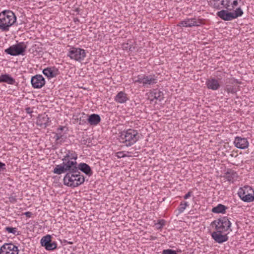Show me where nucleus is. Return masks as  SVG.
Instances as JSON below:
<instances>
[{
    "label": "nucleus",
    "mask_w": 254,
    "mask_h": 254,
    "mask_svg": "<svg viewBox=\"0 0 254 254\" xmlns=\"http://www.w3.org/2000/svg\"><path fill=\"white\" fill-rule=\"evenodd\" d=\"M68 157V155H64L62 158L63 163L56 165L53 172L58 175L66 173L63 179L64 184L71 187L70 184L75 181L76 173L78 172L76 164L69 160Z\"/></svg>",
    "instance_id": "obj_1"
},
{
    "label": "nucleus",
    "mask_w": 254,
    "mask_h": 254,
    "mask_svg": "<svg viewBox=\"0 0 254 254\" xmlns=\"http://www.w3.org/2000/svg\"><path fill=\"white\" fill-rule=\"evenodd\" d=\"M186 23L185 22V19L183 20V21H181L180 22H179L178 24H177V26H180V27H186Z\"/></svg>",
    "instance_id": "obj_39"
},
{
    "label": "nucleus",
    "mask_w": 254,
    "mask_h": 254,
    "mask_svg": "<svg viewBox=\"0 0 254 254\" xmlns=\"http://www.w3.org/2000/svg\"><path fill=\"white\" fill-rule=\"evenodd\" d=\"M119 137L120 142L127 147L131 146L139 139L138 131L131 128L121 132Z\"/></svg>",
    "instance_id": "obj_3"
},
{
    "label": "nucleus",
    "mask_w": 254,
    "mask_h": 254,
    "mask_svg": "<svg viewBox=\"0 0 254 254\" xmlns=\"http://www.w3.org/2000/svg\"><path fill=\"white\" fill-rule=\"evenodd\" d=\"M192 192L190 191L184 196V199H186L190 197L191 195Z\"/></svg>",
    "instance_id": "obj_41"
},
{
    "label": "nucleus",
    "mask_w": 254,
    "mask_h": 254,
    "mask_svg": "<svg viewBox=\"0 0 254 254\" xmlns=\"http://www.w3.org/2000/svg\"><path fill=\"white\" fill-rule=\"evenodd\" d=\"M46 81L44 77L41 74H36L31 78L32 87L35 89H40L45 84Z\"/></svg>",
    "instance_id": "obj_12"
},
{
    "label": "nucleus",
    "mask_w": 254,
    "mask_h": 254,
    "mask_svg": "<svg viewBox=\"0 0 254 254\" xmlns=\"http://www.w3.org/2000/svg\"><path fill=\"white\" fill-rule=\"evenodd\" d=\"M83 141H84V144H86V142H87V140H83Z\"/></svg>",
    "instance_id": "obj_51"
},
{
    "label": "nucleus",
    "mask_w": 254,
    "mask_h": 254,
    "mask_svg": "<svg viewBox=\"0 0 254 254\" xmlns=\"http://www.w3.org/2000/svg\"><path fill=\"white\" fill-rule=\"evenodd\" d=\"M238 194L244 202H251L254 200V190L249 186L240 188Z\"/></svg>",
    "instance_id": "obj_8"
},
{
    "label": "nucleus",
    "mask_w": 254,
    "mask_h": 254,
    "mask_svg": "<svg viewBox=\"0 0 254 254\" xmlns=\"http://www.w3.org/2000/svg\"><path fill=\"white\" fill-rule=\"evenodd\" d=\"M116 156L118 158H123L126 156L123 151H119L116 153Z\"/></svg>",
    "instance_id": "obj_36"
},
{
    "label": "nucleus",
    "mask_w": 254,
    "mask_h": 254,
    "mask_svg": "<svg viewBox=\"0 0 254 254\" xmlns=\"http://www.w3.org/2000/svg\"><path fill=\"white\" fill-rule=\"evenodd\" d=\"M128 98L127 94L123 91L119 92L114 98V100L120 104H123L126 103Z\"/></svg>",
    "instance_id": "obj_19"
},
{
    "label": "nucleus",
    "mask_w": 254,
    "mask_h": 254,
    "mask_svg": "<svg viewBox=\"0 0 254 254\" xmlns=\"http://www.w3.org/2000/svg\"><path fill=\"white\" fill-rule=\"evenodd\" d=\"M186 27H191L193 26H199L202 22L201 20L195 18L185 19Z\"/></svg>",
    "instance_id": "obj_18"
},
{
    "label": "nucleus",
    "mask_w": 254,
    "mask_h": 254,
    "mask_svg": "<svg viewBox=\"0 0 254 254\" xmlns=\"http://www.w3.org/2000/svg\"><path fill=\"white\" fill-rule=\"evenodd\" d=\"M205 84L207 88L212 90H217L220 87L218 80L214 77L207 79Z\"/></svg>",
    "instance_id": "obj_17"
},
{
    "label": "nucleus",
    "mask_w": 254,
    "mask_h": 254,
    "mask_svg": "<svg viewBox=\"0 0 254 254\" xmlns=\"http://www.w3.org/2000/svg\"><path fill=\"white\" fill-rule=\"evenodd\" d=\"M227 209V207L226 206L222 204H219L216 207H214L212 209V212L214 213L224 214L225 213Z\"/></svg>",
    "instance_id": "obj_26"
},
{
    "label": "nucleus",
    "mask_w": 254,
    "mask_h": 254,
    "mask_svg": "<svg viewBox=\"0 0 254 254\" xmlns=\"http://www.w3.org/2000/svg\"><path fill=\"white\" fill-rule=\"evenodd\" d=\"M18 247L12 243H5L0 248V254H18Z\"/></svg>",
    "instance_id": "obj_11"
},
{
    "label": "nucleus",
    "mask_w": 254,
    "mask_h": 254,
    "mask_svg": "<svg viewBox=\"0 0 254 254\" xmlns=\"http://www.w3.org/2000/svg\"><path fill=\"white\" fill-rule=\"evenodd\" d=\"M1 82H5L9 84L13 85L15 84V80L10 75L5 74L0 76V83Z\"/></svg>",
    "instance_id": "obj_21"
},
{
    "label": "nucleus",
    "mask_w": 254,
    "mask_h": 254,
    "mask_svg": "<svg viewBox=\"0 0 254 254\" xmlns=\"http://www.w3.org/2000/svg\"><path fill=\"white\" fill-rule=\"evenodd\" d=\"M87 121L91 125H97L100 123L101 118L99 115L93 114L89 116Z\"/></svg>",
    "instance_id": "obj_23"
},
{
    "label": "nucleus",
    "mask_w": 254,
    "mask_h": 254,
    "mask_svg": "<svg viewBox=\"0 0 254 254\" xmlns=\"http://www.w3.org/2000/svg\"><path fill=\"white\" fill-rule=\"evenodd\" d=\"M67 243L69 244H73V242H68Z\"/></svg>",
    "instance_id": "obj_48"
},
{
    "label": "nucleus",
    "mask_w": 254,
    "mask_h": 254,
    "mask_svg": "<svg viewBox=\"0 0 254 254\" xmlns=\"http://www.w3.org/2000/svg\"><path fill=\"white\" fill-rule=\"evenodd\" d=\"M6 170L5 163L0 161V172Z\"/></svg>",
    "instance_id": "obj_38"
},
{
    "label": "nucleus",
    "mask_w": 254,
    "mask_h": 254,
    "mask_svg": "<svg viewBox=\"0 0 254 254\" xmlns=\"http://www.w3.org/2000/svg\"><path fill=\"white\" fill-rule=\"evenodd\" d=\"M65 127H63V126H60L58 128H57V131L59 132V131H62L64 130V128Z\"/></svg>",
    "instance_id": "obj_44"
},
{
    "label": "nucleus",
    "mask_w": 254,
    "mask_h": 254,
    "mask_svg": "<svg viewBox=\"0 0 254 254\" xmlns=\"http://www.w3.org/2000/svg\"><path fill=\"white\" fill-rule=\"evenodd\" d=\"M25 110H26V112L27 113V114H31L33 113V111L32 110V109L30 108V107H27L25 109Z\"/></svg>",
    "instance_id": "obj_43"
},
{
    "label": "nucleus",
    "mask_w": 254,
    "mask_h": 254,
    "mask_svg": "<svg viewBox=\"0 0 254 254\" xmlns=\"http://www.w3.org/2000/svg\"><path fill=\"white\" fill-rule=\"evenodd\" d=\"M228 10H221L217 13V15L222 20L231 21L243 14V11L240 7L236 9L234 12H230Z\"/></svg>",
    "instance_id": "obj_6"
},
{
    "label": "nucleus",
    "mask_w": 254,
    "mask_h": 254,
    "mask_svg": "<svg viewBox=\"0 0 254 254\" xmlns=\"http://www.w3.org/2000/svg\"><path fill=\"white\" fill-rule=\"evenodd\" d=\"M162 254H177V252L173 250L172 249H166L162 251Z\"/></svg>",
    "instance_id": "obj_32"
},
{
    "label": "nucleus",
    "mask_w": 254,
    "mask_h": 254,
    "mask_svg": "<svg viewBox=\"0 0 254 254\" xmlns=\"http://www.w3.org/2000/svg\"><path fill=\"white\" fill-rule=\"evenodd\" d=\"M5 229V231L8 232L9 233H12L16 236L20 235L19 232L17 231L16 228L6 227Z\"/></svg>",
    "instance_id": "obj_29"
},
{
    "label": "nucleus",
    "mask_w": 254,
    "mask_h": 254,
    "mask_svg": "<svg viewBox=\"0 0 254 254\" xmlns=\"http://www.w3.org/2000/svg\"><path fill=\"white\" fill-rule=\"evenodd\" d=\"M63 136L61 132H57L55 134L54 138L56 139V141H58L62 138Z\"/></svg>",
    "instance_id": "obj_35"
},
{
    "label": "nucleus",
    "mask_w": 254,
    "mask_h": 254,
    "mask_svg": "<svg viewBox=\"0 0 254 254\" xmlns=\"http://www.w3.org/2000/svg\"><path fill=\"white\" fill-rule=\"evenodd\" d=\"M42 73L48 79H51L58 76L60 74V71L55 66H50L43 69Z\"/></svg>",
    "instance_id": "obj_14"
},
{
    "label": "nucleus",
    "mask_w": 254,
    "mask_h": 254,
    "mask_svg": "<svg viewBox=\"0 0 254 254\" xmlns=\"http://www.w3.org/2000/svg\"><path fill=\"white\" fill-rule=\"evenodd\" d=\"M51 122L50 118L45 113L39 115L36 124L41 127L45 128L49 125V123Z\"/></svg>",
    "instance_id": "obj_16"
},
{
    "label": "nucleus",
    "mask_w": 254,
    "mask_h": 254,
    "mask_svg": "<svg viewBox=\"0 0 254 254\" xmlns=\"http://www.w3.org/2000/svg\"><path fill=\"white\" fill-rule=\"evenodd\" d=\"M225 90L228 93H231L232 94H235L237 92L236 88H234L233 86L229 85L226 86Z\"/></svg>",
    "instance_id": "obj_30"
},
{
    "label": "nucleus",
    "mask_w": 254,
    "mask_h": 254,
    "mask_svg": "<svg viewBox=\"0 0 254 254\" xmlns=\"http://www.w3.org/2000/svg\"><path fill=\"white\" fill-rule=\"evenodd\" d=\"M67 56L72 60L81 62L86 57V52L83 49L71 47L69 49Z\"/></svg>",
    "instance_id": "obj_9"
},
{
    "label": "nucleus",
    "mask_w": 254,
    "mask_h": 254,
    "mask_svg": "<svg viewBox=\"0 0 254 254\" xmlns=\"http://www.w3.org/2000/svg\"><path fill=\"white\" fill-rule=\"evenodd\" d=\"M225 177L227 181L233 182L235 180L237 179L238 176L237 173L231 169H228L225 173Z\"/></svg>",
    "instance_id": "obj_24"
},
{
    "label": "nucleus",
    "mask_w": 254,
    "mask_h": 254,
    "mask_svg": "<svg viewBox=\"0 0 254 254\" xmlns=\"http://www.w3.org/2000/svg\"><path fill=\"white\" fill-rule=\"evenodd\" d=\"M9 200L11 203H14L16 202L17 199L15 196L10 195L9 198Z\"/></svg>",
    "instance_id": "obj_37"
},
{
    "label": "nucleus",
    "mask_w": 254,
    "mask_h": 254,
    "mask_svg": "<svg viewBox=\"0 0 254 254\" xmlns=\"http://www.w3.org/2000/svg\"><path fill=\"white\" fill-rule=\"evenodd\" d=\"M238 0H233V2L231 3L230 9L231 11L233 10V9L238 5Z\"/></svg>",
    "instance_id": "obj_34"
},
{
    "label": "nucleus",
    "mask_w": 254,
    "mask_h": 254,
    "mask_svg": "<svg viewBox=\"0 0 254 254\" xmlns=\"http://www.w3.org/2000/svg\"><path fill=\"white\" fill-rule=\"evenodd\" d=\"M144 75H138L137 77V79L135 80V82L139 83H142L144 85Z\"/></svg>",
    "instance_id": "obj_33"
},
{
    "label": "nucleus",
    "mask_w": 254,
    "mask_h": 254,
    "mask_svg": "<svg viewBox=\"0 0 254 254\" xmlns=\"http://www.w3.org/2000/svg\"><path fill=\"white\" fill-rule=\"evenodd\" d=\"M52 236L47 235L42 238L40 240L41 245L47 251H53L57 248V244L56 242H52Z\"/></svg>",
    "instance_id": "obj_10"
},
{
    "label": "nucleus",
    "mask_w": 254,
    "mask_h": 254,
    "mask_svg": "<svg viewBox=\"0 0 254 254\" xmlns=\"http://www.w3.org/2000/svg\"><path fill=\"white\" fill-rule=\"evenodd\" d=\"M165 221L163 219H160L158 221V222L155 223V226L157 229H161L165 225Z\"/></svg>",
    "instance_id": "obj_31"
},
{
    "label": "nucleus",
    "mask_w": 254,
    "mask_h": 254,
    "mask_svg": "<svg viewBox=\"0 0 254 254\" xmlns=\"http://www.w3.org/2000/svg\"><path fill=\"white\" fill-rule=\"evenodd\" d=\"M231 0H222L221 1V5H222L223 7L231 11Z\"/></svg>",
    "instance_id": "obj_27"
},
{
    "label": "nucleus",
    "mask_w": 254,
    "mask_h": 254,
    "mask_svg": "<svg viewBox=\"0 0 254 254\" xmlns=\"http://www.w3.org/2000/svg\"><path fill=\"white\" fill-rule=\"evenodd\" d=\"M65 155H69V160H71L72 163L76 164V169L78 171H81L88 176H91L93 174V172L89 165L85 163H80L78 164L76 161L77 159V154L72 150H67Z\"/></svg>",
    "instance_id": "obj_4"
},
{
    "label": "nucleus",
    "mask_w": 254,
    "mask_h": 254,
    "mask_svg": "<svg viewBox=\"0 0 254 254\" xmlns=\"http://www.w3.org/2000/svg\"><path fill=\"white\" fill-rule=\"evenodd\" d=\"M24 214L27 217H28V218H30L32 216V212H30V211H27L26 212H25L24 213Z\"/></svg>",
    "instance_id": "obj_42"
},
{
    "label": "nucleus",
    "mask_w": 254,
    "mask_h": 254,
    "mask_svg": "<svg viewBox=\"0 0 254 254\" xmlns=\"http://www.w3.org/2000/svg\"><path fill=\"white\" fill-rule=\"evenodd\" d=\"M83 141H84V144H86V142H87V140H83Z\"/></svg>",
    "instance_id": "obj_50"
},
{
    "label": "nucleus",
    "mask_w": 254,
    "mask_h": 254,
    "mask_svg": "<svg viewBox=\"0 0 254 254\" xmlns=\"http://www.w3.org/2000/svg\"><path fill=\"white\" fill-rule=\"evenodd\" d=\"M83 141H84V144H86V142H87V140H83Z\"/></svg>",
    "instance_id": "obj_52"
},
{
    "label": "nucleus",
    "mask_w": 254,
    "mask_h": 254,
    "mask_svg": "<svg viewBox=\"0 0 254 254\" xmlns=\"http://www.w3.org/2000/svg\"><path fill=\"white\" fill-rule=\"evenodd\" d=\"M189 206V204H188V202L186 201V202H181L179 207L178 208V210L179 211V213H183L184 210L186 209V207Z\"/></svg>",
    "instance_id": "obj_28"
},
{
    "label": "nucleus",
    "mask_w": 254,
    "mask_h": 254,
    "mask_svg": "<svg viewBox=\"0 0 254 254\" xmlns=\"http://www.w3.org/2000/svg\"><path fill=\"white\" fill-rule=\"evenodd\" d=\"M80 9L79 8H76L75 9V11L77 12L78 13L79 12Z\"/></svg>",
    "instance_id": "obj_45"
},
{
    "label": "nucleus",
    "mask_w": 254,
    "mask_h": 254,
    "mask_svg": "<svg viewBox=\"0 0 254 254\" xmlns=\"http://www.w3.org/2000/svg\"><path fill=\"white\" fill-rule=\"evenodd\" d=\"M234 143L237 148L241 149H246L249 145L247 138L241 136H236L235 138Z\"/></svg>",
    "instance_id": "obj_15"
},
{
    "label": "nucleus",
    "mask_w": 254,
    "mask_h": 254,
    "mask_svg": "<svg viewBox=\"0 0 254 254\" xmlns=\"http://www.w3.org/2000/svg\"><path fill=\"white\" fill-rule=\"evenodd\" d=\"M75 181H74L70 184L71 188H75L84 183L85 181V177L82 175L80 171L76 173Z\"/></svg>",
    "instance_id": "obj_20"
},
{
    "label": "nucleus",
    "mask_w": 254,
    "mask_h": 254,
    "mask_svg": "<svg viewBox=\"0 0 254 254\" xmlns=\"http://www.w3.org/2000/svg\"><path fill=\"white\" fill-rule=\"evenodd\" d=\"M74 21H75V22H76V21H79V20L78 19V18L74 19Z\"/></svg>",
    "instance_id": "obj_47"
},
{
    "label": "nucleus",
    "mask_w": 254,
    "mask_h": 254,
    "mask_svg": "<svg viewBox=\"0 0 254 254\" xmlns=\"http://www.w3.org/2000/svg\"><path fill=\"white\" fill-rule=\"evenodd\" d=\"M26 48L27 46L24 42H20L5 49L4 52L12 56H23L25 55Z\"/></svg>",
    "instance_id": "obj_7"
},
{
    "label": "nucleus",
    "mask_w": 254,
    "mask_h": 254,
    "mask_svg": "<svg viewBox=\"0 0 254 254\" xmlns=\"http://www.w3.org/2000/svg\"><path fill=\"white\" fill-rule=\"evenodd\" d=\"M144 85H151L157 82V78L155 75H144Z\"/></svg>",
    "instance_id": "obj_25"
},
{
    "label": "nucleus",
    "mask_w": 254,
    "mask_h": 254,
    "mask_svg": "<svg viewBox=\"0 0 254 254\" xmlns=\"http://www.w3.org/2000/svg\"><path fill=\"white\" fill-rule=\"evenodd\" d=\"M223 232L222 231L216 230L212 233L211 237L216 242L222 244L228 240L227 234L223 235Z\"/></svg>",
    "instance_id": "obj_13"
},
{
    "label": "nucleus",
    "mask_w": 254,
    "mask_h": 254,
    "mask_svg": "<svg viewBox=\"0 0 254 254\" xmlns=\"http://www.w3.org/2000/svg\"><path fill=\"white\" fill-rule=\"evenodd\" d=\"M214 3H212V2H211V4H213L214 7L216 9H219L222 7H220L219 4L217 3V2H213Z\"/></svg>",
    "instance_id": "obj_40"
},
{
    "label": "nucleus",
    "mask_w": 254,
    "mask_h": 254,
    "mask_svg": "<svg viewBox=\"0 0 254 254\" xmlns=\"http://www.w3.org/2000/svg\"><path fill=\"white\" fill-rule=\"evenodd\" d=\"M150 96L153 99H156L159 101H162L164 99V94L162 91L157 89H154L150 93Z\"/></svg>",
    "instance_id": "obj_22"
},
{
    "label": "nucleus",
    "mask_w": 254,
    "mask_h": 254,
    "mask_svg": "<svg viewBox=\"0 0 254 254\" xmlns=\"http://www.w3.org/2000/svg\"><path fill=\"white\" fill-rule=\"evenodd\" d=\"M211 226H215V229L216 230L222 231L223 232H226L228 231H232L231 229V223L229 219L226 217L224 216L215 220L211 222Z\"/></svg>",
    "instance_id": "obj_5"
},
{
    "label": "nucleus",
    "mask_w": 254,
    "mask_h": 254,
    "mask_svg": "<svg viewBox=\"0 0 254 254\" xmlns=\"http://www.w3.org/2000/svg\"><path fill=\"white\" fill-rule=\"evenodd\" d=\"M219 0H212L211 1V2H217L218 1H219Z\"/></svg>",
    "instance_id": "obj_46"
},
{
    "label": "nucleus",
    "mask_w": 254,
    "mask_h": 254,
    "mask_svg": "<svg viewBox=\"0 0 254 254\" xmlns=\"http://www.w3.org/2000/svg\"><path fill=\"white\" fill-rule=\"evenodd\" d=\"M16 21V17L11 10H5L0 13V29L7 31Z\"/></svg>",
    "instance_id": "obj_2"
},
{
    "label": "nucleus",
    "mask_w": 254,
    "mask_h": 254,
    "mask_svg": "<svg viewBox=\"0 0 254 254\" xmlns=\"http://www.w3.org/2000/svg\"><path fill=\"white\" fill-rule=\"evenodd\" d=\"M83 141H84V144H86V142H87V140H83Z\"/></svg>",
    "instance_id": "obj_49"
}]
</instances>
